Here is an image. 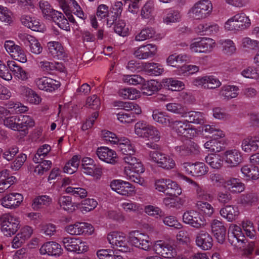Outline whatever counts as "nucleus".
<instances>
[{
	"mask_svg": "<svg viewBox=\"0 0 259 259\" xmlns=\"http://www.w3.org/2000/svg\"><path fill=\"white\" fill-rule=\"evenodd\" d=\"M251 24L250 20L244 13H239L229 19L226 23L225 27L228 30H242L248 28Z\"/></svg>",
	"mask_w": 259,
	"mask_h": 259,
	"instance_id": "obj_1",
	"label": "nucleus"
},
{
	"mask_svg": "<svg viewBox=\"0 0 259 259\" xmlns=\"http://www.w3.org/2000/svg\"><path fill=\"white\" fill-rule=\"evenodd\" d=\"M212 10V5L208 0H202L196 3L190 11L191 17L196 20L208 17Z\"/></svg>",
	"mask_w": 259,
	"mask_h": 259,
	"instance_id": "obj_2",
	"label": "nucleus"
},
{
	"mask_svg": "<svg viewBox=\"0 0 259 259\" xmlns=\"http://www.w3.org/2000/svg\"><path fill=\"white\" fill-rule=\"evenodd\" d=\"M0 224L1 231L4 235L11 236L17 231L19 222L16 218L6 213L0 217Z\"/></svg>",
	"mask_w": 259,
	"mask_h": 259,
	"instance_id": "obj_3",
	"label": "nucleus"
},
{
	"mask_svg": "<svg viewBox=\"0 0 259 259\" xmlns=\"http://www.w3.org/2000/svg\"><path fill=\"white\" fill-rule=\"evenodd\" d=\"M149 158L157 163L158 166L166 170L171 169L176 166L175 160L169 155L158 151H150Z\"/></svg>",
	"mask_w": 259,
	"mask_h": 259,
	"instance_id": "obj_4",
	"label": "nucleus"
},
{
	"mask_svg": "<svg viewBox=\"0 0 259 259\" xmlns=\"http://www.w3.org/2000/svg\"><path fill=\"white\" fill-rule=\"evenodd\" d=\"M169 127L179 136L191 139L196 136L197 132L196 129L193 128L185 120H174L171 121Z\"/></svg>",
	"mask_w": 259,
	"mask_h": 259,
	"instance_id": "obj_5",
	"label": "nucleus"
},
{
	"mask_svg": "<svg viewBox=\"0 0 259 259\" xmlns=\"http://www.w3.org/2000/svg\"><path fill=\"white\" fill-rule=\"evenodd\" d=\"M155 189L159 192L170 194L171 196L180 195L181 193V189L177 183L169 179H160L156 180L155 183Z\"/></svg>",
	"mask_w": 259,
	"mask_h": 259,
	"instance_id": "obj_6",
	"label": "nucleus"
},
{
	"mask_svg": "<svg viewBox=\"0 0 259 259\" xmlns=\"http://www.w3.org/2000/svg\"><path fill=\"white\" fill-rule=\"evenodd\" d=\"M62 242L68 251L80 253L87 251L88 248L86 243L78 238L64 237Z\"/></svg>",
	"mask_w": 259,
	"mask_h": 259,
	"instance_id": "obj_7",
	"label": "nucleus"
},
{
	"mask_svg": "<svg viewBox=\"0 0 259 259\" xmlns=\"http://www.w3.org/2000/svg\"><path fill=\"white\" fill-rule=\"evenodd\" d=\"M4 47L11 57L15 60L22 63L27 62V57L24 49L20 46L15 44L13 40H6Z\"/></svg>",
	"mask_w": 259,
	"mask_h": 259,
	"instance_id": "obj_8",
	"label": "nucleus"
},
{
	"mask_svg": "<svg viewBox=\"0 0 259 259\" xmlns=\"http://www.w3.org/2000/svg\"><path fill=\"white\" fill-rule=\"evenodd\" d=\"M181 168L187 174L195 177L205 175L208 172L207 166L204 163L200 162L194 163L188 162L182 163Z\"/></svg>",
	"mask_w": 259,
	"mask_h": 259,
	"instance_id": "obj_9",
	"label": "nucleus"
},
{
	"mask_svg": "<svg viewBox=\"0 0 259 259\" xmlns=\"http://www.w3.org/2000/svg\"><path fill=\"white\" fill-rule=\"evenodd\" d=\"M183 220L185 223L197 229L204 227L206 224L203 217L194 210L187 211L184 212Z\"/></svg>",
	"mask_w": 259,
	"mask_h": 259,
	"instance_id": "obj_10",
	"label": "nucleus"
},
{
	"mask_svg": "<svg viewBox=\"0 0 259 259\" xmlns=\"http://www.w3.org/2000/svg\"><path fill=\"white\" fill-rule=\"evenodd\" d=\"M214 44L212 39L206 37L199 38L191 44L190 49L195 52L207 53L211 51Z\"/></svg>",
	"mask_w": 259,
	"mask_h": 259,
	"instance_id": "obj_11",
	"label": "nucleus"
},
{
	"mask_svg": "<svg viewBox=\"0 0 259 259\" xmlns=\"http://www.w3.org/2000/svg\"><path fill=\"white\" fill-rule=\"evenodd\" d=\"M110 187L112 190L122 195L130 196L134 192V188L130 183L120 180L112 181Z\"/></svg>",
	"mask_w": 259,
	"mask_h": 259,
	"instance_id": "obj_12",
	"label": "nucleus"
},
{
	"mask_svg": "<svg viewBox=\"0 0 259 259\" xmlns=\"http://www.w3.org/2000/svg\"><path fill=\"white\" fill-rule=\"evenodd\" d=\"M154 249L157 254L165 258H171L176 255V250L173 247L161 240L157 241Z\"/></svg>",
	"mask_w": 259,
	"mask_h": 259,
	"instance_id": "obj_13",
	"label": "nucleus"
},
{
	"mask_svg": "<svg viewBox=\"0 0 259 259\" xmlns=\"http://www.w3.org/2000/svg\"><path fill=\"white\" fill-rule=\"evenodd\" d=\"M35 83L39 89L49 92L55 91L60 86L59 81L47 77L37 78Z\"/></svg>",
	"mask_w": 259,
	"mask_h": 259,
	"instance_id": "obj_14",
	"label": "nucleus"
},
{
	"mask_svg": "<svg viewBox=\"0 0 259 259\" xmlns=\"http://www.w3.org/2000/svg\"><path fill=\"white\" fill-rule=\"evenodd\" d=\"M177 154L181 156H188L193 154H197L199 152V146L193 142L189 141L175 147Z\"/></svg>",
	"mask_w": 259,
	"mask_h": 259,
	"instance_id": "obj_15",
	"label": "nucleus"
},
{
	"mask_svg": "<svg viewBox=\"0 0 259 259\" xmlns=\"http://www.w3.org/2000/svg\"><path fill=\"white\" fill-rule=\"evenodd\" d=\"M22 195L17 193H10L2 198L1 204L5 207L15 209L23 201Z\"/></svg>",
	"mask_w": 259,
	"mask_h": 259,
	"instance_id": "obj_16",
	"label": "nucleus"
},
{
	"mask_svg": "<svg viewBox=\"0 0 259 259\" xmlns=\"http://www.w3.org/2000/svg\"><path fill=\"white\" fill-rule=\"evenodd\" d=\"M196 243L200 248L206 250L212 247L213 239L207 232L201 230L196 236Z\"/></svg>",
	"mask_w": 259,
	"mask_h": 259,
	"instance_id": "obj_17",
	"label": "nucleus"
},
{
	"mask_svg": "<svg viewBox=\"0 0 259 259\" xmlns=\"http://www.w3.org/2000/svg\"><path fill=\"white\" fill-rule=\"evenodd\" d=\"M156 52L157 48L155 45L147 44L139 47L135 51L134 55L139 59H146L153 57Z\"/></svg>",
	"mask_w": 259,
	"mask_h": 259,
	"instance_id": "obj_18",
	"label": "nucleus"
},
{
	"mask_svg": "<svg viewBox=\"0 0 259 259\" xmlns=\"http://www.w3.org/2000/svg\"><path fill=\"white\" fill-rule=\"evenodd\" d=\"M212 233L220 243H223L226 239V229L223 223L217 220H214L211 223Z\"/></svg>",
	"mask_w": 259,
	"mask_h": 259,
	"instance_id": "obj_19",
	"label": "nucleus"
},
{
	"mask_svg": "<svg viewBox=\"0 0 259 259\" xmlns=\"http://www.w3.org/2000/svg\"><path fill=\"white\" fill-rule=\"evenodd\" d=\"M96 153L100 159L107 163L113 164L116 161L117 154L115 152L106 147L98 148Z\"/></svg>",
	"mask_w": 259,
	"mask_h": 259,
	"instance_id": "obj_20",
	"label": "nucleus"
},
{
	"mask_svg": "<svg viewBox=\"0 0 259 259\" xmlns=\"http://www.w3.org/2000/svg\"><path fill=\"white\" fill-rule=\"evenodd\" d=\"M61 245L54 241L44 243L39 249L41 254H48L50 255L59 256L62 254Z\"/></svg>",
	"mask_w": 259,
	"mask_h": 259,
	"instance_id": "obj_21",
	"label": "nucleus"
},
{
	"mask_svg": "<svg viewBox=\"0 0 259 259\" xmlns=\"http://www.w3.org/2000/svg\"><path fill=\"white\" fill-rule=\"evenodd\" d=\"M131 243L136 247L145 250H149L151 248V244L149 237L143 234H139L137 236L130 237Z\"/></svg>",
	"mask_w": 259,
	"mask_h": 259,
	"instance_id": "obj_22",
	"label": "nucleus"
},
{
	"mask_svg": "<svg viewBox=\"0 0 259 259\" xmlns=\"http://www.w3.org/2000/svg\"><path fill=\"white\" fill-rule=\"evenodd\" d=\"M224 159L231 166H236L243 160L241 152L236 149L226 151L224 153Z\"/></svg>",
	"mask_w": 259,
	"mask_h": 259,
	"instance_id": "obj_23",
	"label": "nucleus"
},
{
	"mask_svg": "<svg viewBox=\"0 0 259 259\" xmlns=\"http://www.w3.org/2000/svg\"><path fill=\"white\" fill-rule=\"evenodd\" d=\"M81 162V168L84 173L92 176L102 172L101 169L97 167L93 159L85 157L82 159Z\"/></svg>",
	"mask_w": 259,
	"mask_h": 259,
	"instance_id": "obj_24",
	"label": "nucleus"
},
{
	"mask_svg": "<svg viewBox=\"0 0 259 259\" xmlns=\"http://www.w3.org/2000/svg\"><path fill=\"white\" fill-rule=\"evenodd\" d=\"M49 54L53 58L62 59L65 57V53L62 45L58 41H50L47 44Z\"/></svg>",
	"mask_w": 259,
	"mask_h": 259,
	"instance_id": "obj_25",
	"label": "nucleus"
},
{
	"mask_svg": "<svg viewBox=\"0 0 259 259\" xmlns=\"http://www.w3.org/2000/svg\"><path fill=\"white\" fill-rule=\"evenodd\" d=\"M224 187L232 193H240L245 189L244 184L239 179L234 178L226 180Z\"/></svg>",
	"mask_w": 259,
	"mask_h": 259,
	"instance_id": "obj_26",
	"label": "nucleus"
},
{
	"mask_svg": "<svg viewBox=\"0 0 259 259\" xmlns=\"http://www.w3.org/2000/svg\"><path fill=\"white\" fill-rule=\"evenodd\" d=\"M38 66L42 71L47 73H50L54 70L63 72L65 69L64 66L61 63L49 62L48 61L39 62Z\"/></svg>",
	"mask_w": 259,
	"mask_h": 259,
	"instance_id": "obj_27",
	"label": "nucleus"
},
{
	"mask_svg": "<svg viewBox=\"0 0 259 259\" xmlns=\"http://www.w3.org/2000/svg\"><path fill=\"white\" fill-rule=\"evenodd\" d=\"M222 217L226 219L229 222L235 220L239 214L238 207L235 205H228L222 208L220 210Z\"/></svg>",
	"mask_w": 259,
	"mask_h": 259,
	"instance_id": "obj_28",
	"label": "nucleus"
},
{
	"mask_svg": "<svg viewBox=\"0 0 259 259\" xmlns=\"http://www.w3.org/2000/svg\"><path fill=\"white\" fill-rule=\"evenodd\" d=\"M7 65L9 69L13 73L14 75L22 80H26L28 79L27 73L14 61H8Z\"/></svg>",
	"mask_w": 259,
	"mask_h": 259,
	"instance_id": "obj_29",
	"label": "nucleus"
},
{
	"mask_svg": "<svg viewBox=\"0 0 259 259\" xmlns=\"http://www.w3.org/2000/svg\"><path fill=\"white\" fill-rule=\"evenodd\" d=\"M122 159L128 165L125 167L132 168L135 171L138 172L144 171L143 165L139 159L133 156V155L124 156Z\"/></svg>",
	"mask_w": 259,
	"mask_h": 259,
	"instance_id": "obj_30",
	"label": "nucleus"
},
{
	"mask_svg": "<svg viewBox=\"0 0 259 259\" xmlns=\"http://www.w3.org/2000/svg\"><path fill=\"white\" fill-rule=\"evenodd\" d=\"M144 70L150 75H160L164 71L162 66L156 63H145L143 65Z\"/></svg>",
	"mask_w": 259,
	"mask_h": 259,
	"instance_id": "obj_31",
	"label": "nucleus"
},
{
	"mask_svg": "<svg viewBox=\"0 0 259 259\" xmlns=\"http://www.w3.org/2000/svg\"><path fill=\"white\" fill-rule=\"evenodd\" d=\"M153 119L156 122L162 124L165 126H169L172 120L170 116L166 115L165 113L154 110L152 113Z\"/></svg>",
	"mask_w": 259,
	"mask_h": 259,
	"instance_id": "obj_32",
	"label": "nucleus"
},
{
	"mask_svg": "<svg viewBox=\"0 0 259 259\" xmlns=\"http://www.w3.org/2000/svg\"><path fill=\"white\" fill-rule=\"evenodd\" d=\"M141 90L143 95L151 96L158 90V82L154 80L144 82L141 85Z\"/></svg>",
	"mask_w": 259,
	"mask_h": 259,
	"instance_id": "obj_33",
	"label": "nucleus"
},
{
	"mask_svg": "<svg viewBox=\"0 0 259 259\" xmlns=\"http://www.w3.org/2000/svg\"><path fill=\"white\" fill-rule=\"evenodd\" d=\"M57 201L60 207L69 212H73L75 209V205L69 196H60Z\"/></svg>",
	"mask_w": 259,
	"mask_h": 259,
	"instance_id": "obj_34",
	"label": "nucleus"
},
{
	"mask_svg": "<svg viewBox=\"0 0 259 259\" xmlns=\"http://www.w3.org/2000/svg\"><path fill=\"white\" fill-rule=\"evenodd\" d=\"M52 19L60 28L67 31L70 30L68 20L62 13L58 11L54 12Z\"/></svg>",
	"mask_w": 259,
	"mask_h": 259,
	"instance_id": "obj_35",
	"label": "nucleus"
},
{
	"mask_svg": "<svg viewBox=\"0 0 259 259\" xmlns=\"http://www.w3.org/2000/svg\"><path fill=\"white\" fill-rule=\"evenodd\" d=\"M238 88L234 85H225L222 87L220 94L225 100L236 98L238 95Z\"/></svg>",
	"mask_w": 259,
	"mask_h": 259,
	"instance_id": "obj_36",
	"label": "nucleus"
},
{
	"mask_svg": "<svg viewBox=\"0 0 259 259\" xmlns=\"http://www.w3.org/2000/svg\"><path fill=\"white\" fill-rule=\"evenodd\" d=\"M184 117H188V119L186 120L188 123H193L195 124H202L204 122V116L202 113L196 111L187 112L186 111V116Z\"/></svg>",
	"mask_w": 259,
	"mask_h": 259,
	"instance_id": "obj_37",
	"label": "nucleus"
},
{
	"mask_svg": "<svg viewBox=\"0 0 259 259\" xmlns=\"http://www.w3.org/2000/svg\"><path fill=\"white\" fill-rule=\"evenodd\" d=\"M192 184L195 187L197 198L199 199V201H211L213 200V196L203 189L202 186L195 182H193Z\"/></svg>",
	"mask_w": 259,
	"mask_h": 259,
	"instance_id": "obj_38",
	"label": "nucleus"
},
{
	"mask_svg": "<svg viewBox=\"0 0 259 259\" xmlns=\"http://www.w3.org/2000/svg\"><path fill=\"white\" fill-rule=\"evenodd\" d=\"M52 201V198L48 195L39 196L33 200L32 207L34 209L37 210L44 205H49Z\"/></svg>",
	"mask_w": 259,
	"mask_h": 259,
	"instance_id": "obj_39",
	"label": "nucleus"
},
{
	"mask_svg": "<svg viewBox=\"0 0 259 259\" xmlns=\"http://www.w3.org/2000/svg\"><path fill=\"white\" fill-rule=\"evenodd\" d=\"M241 171L244 176L252 180L259 178V168L257 166L244 165L241 168Z\"/></svg>",
	"mask_w": 259,
	"mask_h": 259,
	"instance_id": "obj_40",
	"label": "nucleus"
},
{
	"mask_svg": "<svg viewBox=\"0 0 259 259\" xmlns=\"http://www.w3.org/2000/svg\"><path fill=\"white\" fill-rule=\"evenodd\" d=\"M79 164V157L78 155H74L65 164L63 168L66 173L72 174L77 169Z\"/></svg>",
	"mask_w": 259,
	"mask_h": 259,
	"instance_id": "obj_41",
	"label": "nucleus"
},
{
	"mask_svg": "<svg viewBox=\"0 0 259 259\" xmlns=\"http://www.w3.org/2000/svg\"><path fill=\"white\" fill-rule=\"evenodd\" d=\"M196 206L199 210L206 217H211L214 212L213 207L207 202L198 201L196 204Z\"/></svg>",
	"mask_w": 259,
	"mask_h": 259,
	"instance_id": "obj_42",
	"label": "nucleus"
},
{
	"mask_svg": "<svg viewBox=\"0 0 259 259\" xmlns=\"http://www.w3.org/2000/svg\"><path fill=\"white\" fill-rule=\"evenodd\" d=\"M162 83L164 87H167L172 91L180 90L183 89L184 86L182 81L174 79L172 78L163 79Z\"/></svg>",
	"mask_w": 259,
	"mask_h": 259,
	"instance_id": "obj_43",
	"label": "nucleus"
},
{
	"mask_svg": "<svg viewBox=\"0 0 259 259\" xmlns=\"http://www.w3.org/2000/svg\"><path fill=\"white\" fill-rule=\"evenodd\" d=\"M205 161L213 168H220L223 163V160L218 154H209L205 157Z\"/></svg>",
	"mask_w": 259,
	"mask_h": 259,
	"instance_id": "obj_44",
	"label": "nucleus"
},
{
	"mask_svg": "<svg viewBox=\"0 0 259 259\" xmlns=\"http://www.w3.org/2000/svg\"><path fill=\"white\" fill-rule=\"evenodd\" d=\"M223 145L220 141L216 139H212L206 142L204 144V147L208 150V151L217 153L223 149Z\"/></svg>",
	"mask_w": 259,
	"mask_h": 259,
	"instance_id": "obj_45",
	"label": "nucleus"
},
{
	"mask_svg": "<svg viewBox=\"0 0 259 259\" xmlns=\"http://www.w3.org/2000/svg\"><path fill=\"white\" fill-rule=\"evenodd\" d=\"M156 32L152 28L147 27L142 29L141 32L136 36L135 40L137 41H143L151 38L154 36Z\"/></svg>",
	"mask_w": 259,
	"mask_h": 259,
	"instance_id": "obj_46",
	"label": "nucleus"
},
{
	"mask_svg": "<svg viewBox=\"0 0 259 259\" xmlns=\"http://www.w3.org/2000/svg\"><path fill=\"white\" fill-rule=\"evenodd\" d=\"M166 107V109L171 112L179 114L182 117L186 116V109L180 104L170 103L167 104Z\"/></svg>",
	"mask_w": 259,
	"mask_h": 259,
	"instance_id": "obj_47",
	"label": "nucleus"
},
{
	"mask_svg": "<svg viewBox=\"0 0 259 259\" xmlns=\"http://www.w3.org/2000/svg\"><path fill=\"white\" fill-rule=\"evenodd\" d=\"M66 3L70 6V9L73 12V13L83 20L86 18L81 8L75 0H68Z\"/></svg>",
	"mask_w": 259,
	"mask_h": 259,
	"instance_id": "obj_48",
	"label": "nucleus"
},
{
	"mask_svg": "<svg viewBox=\"0 0 259 259\" xmlns=\"http://www.w3.org/2000/svg\"><path fill=\"white\" fill-rule=\"evenodd\" d=\"M160 133L157 128L150 125L144 138L157 142L160 140Z\"/></svg>",
	"mask_w": 259,
	"mask_h": 259,
	"instance_id": "obj_49",
	"label": "nucleus"
},
{
	"mask_svg": "<svg viewBox=\"0 0 259 259\" xmlns=\"http://www.w3.org/2000/svg\"><path fill=\"white\" fill-rule=\"evenodd\" d=\"M150 124L144 121H140L135 125V133L139 137L144 138Z\"/></svg>",
	"mask_w": 259,
	"mask_h": 259,
	"instance_id": "obj_50",
	"label": "nucleus"
},
{
	"mask_svg": "<svg viewBox=\"0 0 259 259\" xmlns=\"http://www.w3.org/2000/svg\"><path fill=\"white\" fill-rule=\"evenodd\" d=\"M67 193L70 194L75 197H79L83 198L87 196V191L85 189L79 187H73L69 186L66 188Z\"/></svg>",
	"mask_w": 259,
	"mask_h": 259,
	"instance_id": "obj_51",
	"label": "nucleus"
},
{
	"mask_svg": "<svg viewBox=\"0 0 259 259\" xmlns=\"http://www.w3.org/2000/svg\"><path fill=\"white\" fill-rule=\"evenodd\" d=\"M39 8L44 16H46L47 18L50 17L52 18L54 12L57 11L53 10L50 4L47 1H40L39 2Z\"/></svg>",
	"mask_w": 259,
	"mask_h": 259,
	"instance_id": "obj_52",
	"label": "nucleus"
},
{
	"mask_svg": "<svg viewBox=\"0 0 259 259\" xmlns=\"http://www.w3.org/2000/svg\"><path fill=\"white\" fill-rule=\"evenodd\" d=\"M258 198L255 193H247L241 196L240 201L242 204L245 205H251L257 201Z\"/></svg>",
	"mask_w": 259,
	"mask_h": 259,
	"instance_id": "obj_53",
	"label": "nucleus"
},
{
	"mask_svg": "<svg viewBox=\"0 0 259 259\" xmlns=\"http://www.w3.org/2000/svg\"><path fill=\"white\" fill-rule=\"evenodd\" d=\"M117 119L124 123H130L136 120V116L133 113L120 112L117 114Z\"/></svg>",
	"mask_w": 259,
	"mask_h": 259,
	"instance_id": "obj_54",
	"label": "nucleus"
},
{
	"mask_svg": "<svg viewBox=\"0 0 259 259\" xmlns=\"http://www.w3.org/2000/svg\"><path fill=\"white\" fill-rule=\"evenodd\" d=\"M114 31L119 35L125 36L128 34V28L126 27L125 23L123 21L119 20L115 22Z\"/></svg>",
	"mask_w": 259,
	"mask_h": 259,
	"instance_id": "obj_55",
	"label": "nucleus"
},
{
	"mask_svg": "<svg viewBox=\"0 0 259 259\" xmlns=\"http://www.w3.org/2000/svg\"><path fill=\"white\" fill-rule=\"evenodd\" d=\"M124 81L132 85H142L144 82V79L139 75H128L125 76Z\"/></svg>",
	"mask_w": 259,
	"mask_h": 259,
	"instance_id": "obj_56",
	"label": "nucleus"
},
{
	"mask_svg": "<svg viewBox=\"0 0 259 259\" xmlns=\"http://www.w3.org/2000/svg\"><path fill=\"white\" fill-rule=\"evenodd\" d=\"M117 149L123 154V156L134 155L135 153V148L131 143L128 144H120L117 147Z\"/></svg>",
	"mask_w": 259,
	"mask_h": 259,
	"instance_id": "obj_57",
	"label": "nucleus"
},
{
	"mask_svg": "<svg viewBox=\"0 0 259 259\" xmlns=\"http://www.w3.org/2000/svg\"><path fill=\"white\" fill-rule=\"evenodd\" d=\"M162 221L165 225L175 229H180L182 228V225L174 216L170 215L164 217L163 218Z\"/></svg>",
	"mask_w": 259,
	"mask_h": 259,
	"instance_id": "obj_58",
	"label": "nucleus"
},
{
	"mask_svg": "<svg viewBox=\"0 0 259 259\" xmlns=\"http://www.w3.org/2000/svg\"><path fill=\"white\" fill-rule=\"evenodd\" d=\"M254 145L253 137H248L242 141V148L245 152H251V151H255Z\"/></svg>",
	"mask_w": 259,
	"mask_h": 259,
	"instance_id": "obj_59",
	"label": "nucleus"
},
{
	"mask_svg": "<svg viewBox=\"0 0 259 259\" xmlns=\"http://www.w3.org/2000/svg\"><path fill=\"white\" fill-rule=\"evenodd\" d=\"M123 236L124 235L122 234L113 232L108 235L107 240L110 244L113 246H116L120 241L123 240L121 237H123Z\"/></svg>",
	"mask_w": 259,
	"mask_h": 259,
	"instance_id": "obj_60",
	"label": "nucleus"
},
{
	"mask_svg": "<svg viewBox=\"0 0 259 259\" xmlns=\"http://www.w3.org/2000/svg\"><path fill=\"white\" fill-rule=\"evenodd\" d=\"M26 159L27 156L25 154L19 155L14 161L11 164V168L14 170H19L23 165Z\"/></svg>",
	"mask_w": 259,
	"mask_h": 259,
	"instance_id": "obj_61",
	"label": "nucleus"
},
{
	"mask_svg": "<svg viewBox=\"0 0 259 259\" xmlns=\"http://www.w3.org/2000/svg\"><path fill=\"white\" fill-rule=\"evenodd\" d=\"M82 226L81 223H76L73 225H70L66 227V231L72 235H81Z\"/></svg>",
	"mask_w": 259,
	"mask_h": 259,
	"instance_id": "obj_62",
	"label": "nucleus"
},
{
	"mask_svg": "<svg viewBox=\"0 0 259 259\" xmlns=\"http://www.w3.org/2000/svg\"><path fill=\"white\" fill-rule=\"evenodd\" d=\"M223 51L225 53L231 55L235 52L236 47L233 41L230 39H227L222 42Z\"/></svg>",
	"mask_w": 259,
	"mask_h": 259,
	"instance_id": "obj_63",
	"label": "nucleus"
},
{
	"mask_svg": "<svg viewBox=\"0 0 259 259\" xmlns=\"http://www.w3.org/2000/svg\"><path fill=\"white\" fill-rule=\"evenodd\" d=\"M123 240L120 241L119 244H117L116 247L117 249L120 251L123 252H130L133 250V248L130 246L128 242L126 237L124 236L121 237Z\"/></svg>",
	"mask_w": 259,
	"mask_h": 259,
	"instance_id": "obj_64",
	"label": "nucleus"
}]
</instances>
